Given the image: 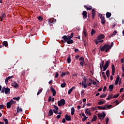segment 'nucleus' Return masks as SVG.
Segmentation results:
<instances>
[{
    "label": "nucleus",
    "instance_id": "2eb2a0df",
    "mask_svg": "<svg viewBox=\"0 0 124 124\" xmlns=\"http://www.w3.org/2000/svg\"><path fill=\"white\" fill-rule=\"evenodd\" d=\"M98 109H102L103 110H106V108H107V105H105L103 107L97 106L96 107Z\"/></svg>",
    "mask_w": 124,
    "mask_h": 124
},
{
    "label": "nucleus",
    "instance_id": "4be33fe9",
    "mask_svg": "<svg viewBox=\"0 0 124 124\" xmlns=\"http://www.w3.org/2000/svg\"><path fill=\"white\" fill-rule=\"evenodd\" d=\"M84 7H85L87 10H92V9H93V7H92V6H89L88 7L86 5H84Z\"/></svg>",
    "mask_w": 124,
    "mask_h": 124
},
{
    "label": "nucleus",
    "instance_id": "ddd939ff",
    "mask_svg": "<svg viewBox=\"0 0 124 124\" xmlns=\"http://www.w3.org/2000/svg\"><path fill=\"white\" fill-rule=\"evenodd\" d=\"M12 87H14V88H16V89H18L19 88V85H18V83L16 82V81H14L12 83Z\"/></svg>",
    "mask_w": 124,
    "mask_h": 124
},
{
    "label": "nucleus",
    "instance_id": "7c9ffc66",
    "mask_svg": "<svg viewBox=\"0 0 124 124\" xmlns=\"http://www.w3.org/2000/svg\"><path fill=\"white\" fill-rule=\"evenodd\" d=\"M114 89V85H110L109 86V92H112Z\"/></svg>",
    "mask_w": 124,
    "mask_h": 124
},
{
    "label": "nucleus",
    "instance_id": "c756f323",
    "mask_svg": "<svg viewBox=\"0 0 124 124\" xmlns=\"http://www.w3.org/2000/svg\"><path fill=\"white\" fill-rule=\"evenodd\" d=\"M106 74L108 78L109 79V77H110V71H109V70H107Z\"/></svg>",
    "mask_w": 124,
    "mask_h": 124
},
{
    "label": "nucleus",
    "instance_id": "c85d7f7f",
    "mask_svg": "<svg viewBox=\"0 0 124 124\" xmlns=\"http://www.w3.org/2000/svg\"><path fill=\"white\" fill-rule=\"evenodd\" d=\"M111 15H112V14L109 12H107L106 14L107 18H110L111 17Z\"/></svg>",
    "mask_w": 124,
    "mask_h": 124
},
{
    "label": "nucleus",
    "instance_id": "bb28decb",
    "mask_svg": "<svg viewBox=\"0 0 124 124\" xmlns=\"http://www.w3.org/2000/svg\"><path fill=\"white\" fill-rule=\"evenodd\" d=\"M74 89H75V86L72 87V88H71L69 90L68 92V94H70V93H72V91H73Z\"/></svg>",
    "mask_w": 124,
    "mask_h": 124
},
{
    "label": "nucleus",
    "instance_id": "5701e85b",
    "mask_svg": "<svg viewBox=\"0 0 124 124\" xmlns=\"http://www.w3.org/2000/svg\"><path fill=\"white\" fill-rule=\"evenodd\" d=\"M110 64V61L109 60H108L105 63V65L104 66H105L106 67H108L109 65Z\"/></svg>",
    "mask_w": 124,
    "mask_h": 124
},
{
    "label": "nucleus",
    "instance_id": "6e6552de",
    "mask_svg": "<svg viewBox=\"0 0 124 124\" xmlns=\"http://www.w3.org/2000/svg\"><path fill=\"white\" fill-rule=\"evenodd\" d=\"M69 36H66V35H63L62 37V38L63 39V40H62V42L63 43H65V42H67V41L68 40V39L69 38Z\"/></svg>",
    "mask_w": 124,
    "mask_h": 124
},
{
    "label": "nucleus",
    "instance_id": "f257e3e1",
    "mask_svg": "<svg viewBox=\"0 0 124 124\" xmlns=\"http://www.w3.org/2000/svg\"><path fill=\"white\" fill-rule=\"evenodd\" d=\"M73 35H74V33H71L70 36H69L68 41H67V44H73V43H74V41H73V40L71 39V38H73Z\"/></svg>",
    "mask_w": 124,
    "mask_h": 124
},
{
    "label": "nucleus",
    "instance_id": "e2e57ef3",
    "mask_svg": "<svg viewBox=\"0 0 124 124\" xmlns=\"http://www.w3.org/2000/svg\"><path fill=\"white\" fill-rule=\"evenodd\" d=\"M87 120V116L84 117V118L82 119V122H85Z\"/></svg>",
    "mask_w": 124,
    "mask_h": 124
},
{
    "label": "nucleus",
    "instance_id": "4d7b16f0",
    "mask_svg": "<svg viewBox=\"0 0 124 124\" xmlns=\"http://www.w3.org/2000/svg\"><path fill=\"white\" fill-rule=\"evenodd\" d=\"M102 67L103 68V71H105L106 70V69H107V68H108V67H105V66H104Z\"/></svg>",
    "mask_w": 124,
    "mask_h": 124
},
{
    "label": "nucleus",
    "instance_id": "473e14b6",
    "mask_svg": "<svg viewBox=\"0 0 124 124\" xmlns=\"http://www.w3.org/2000/svg\"><path fill=\"white\" fill-rule=\"evenodd\" d=\"M113 93H111L108 95V97L106 98L107 100H110V98H113Z\"/></svg>",
    "mask_w": 124,
    "mask_h": 124
},
{
    "label": "nucleus",
    "instance_id": "052dcab7",
    "mask_svg": "<svg viewBox=\"0 0 124 124\" xmlns=\"http://www.w3.org/2000/svg\"><path fill=\"white\" fill-rule=\"evenodd\" d=\"M107 90V87L106 86H104L103 88V92H106V90Z\"/></svg>",
    "mask_w": 124,
    "mask_h": 124
},
{
    "label": "nucleus",
    "instance_id": "ea45409f",
    "mask_svg": "<svg viewBox=\"0 0 124 124\" xmlns=\"http://www.w3.org/2000/svg\"><path fill=\"white\" fill-rule=\"evenodd\" d=\"M43 89L42 88L40 89V90L38 91L37 92V95H38L39 94H40L41 93H42Z\"/></svg>",
    "mask_w": 124,
    "mask_h": 124
},
{
    "label": "nucleus",
    "instance_id": "0e129e2a",
    "mask_svg": "<svg viewBox=\"0 0 124 124\" xmlns=\"http://www.w3.org/2000/svg\"><path fill=\"white\" fill-rule=\"evenodd\" d=\"M95 43L96 44V45H97L98 44V43H99V41H98L97 40H95Z\"/></svg>",
    "mask_w": 124,
    "mask_h": 124
},
{
    "label": "nucleus",
    "instance_id": "e433bc0d",
    "mask_svg": "<svg viewBox=\"0 0 124 124\" xmlns=\"http://www.w3.org/2000/svg\"><path fill=\"white\" fill-rule=\"evenodd\" d=\"M87 85L86 84V83H84V81L82 82V87H84V89H86V88H87V87H88V83H87Z\"/></svg>",
    "mask_w": 124,
    "mask_h": 124
},
{
    "label": "nucleus",
    "instance_id": "2f4dec72",
    "mask_svg": "<svg viewBox=\"0 0 124 124\" xmlns=\"http://www.w3.org/2000/svg\"><path fill=\"white\" fill-rule=\"evenodd\" d=\"M74 113H75V109L74 108L72 107L71 108V112L72 116H73V115H74Z\"/></svg>",
    "mask_w": 124,
    "mask_h": 124
},
{
    "label": "nucleus",
    "instance_id": "79ce46f5",
    "mask_svg": "<svg viewBox=\"0 0 124 124\" xmlns=\"http://www.w3.org/2000/svg\"><path fill=\"white\" fill-rule=\"evenodd\" d=\"M95 32L96 31H95V30L93 29H92L91 31V35H93L94 33H95Z\"/></svg>",
    "mask_w": 124,
    "mask_h": 124
},
{
    "label": "nucleus",
    "instance_id": "5fc2aeb1",
    "mask_svg": "<svg viewBox=\"0 0 124 124\" xmlns=\"http://www.w3.org/2000/svg\"><path fill=\"white\" fill-rule=\"evenodd\" d=\"M13 77H14L13 76H12L8 77L6 78H7L8 80H10V79H11L12 78H13Z\"/></svg>",
    "mask_w": 124,
    "mask_h": 124
},
{
    "label": "nucleus",
    "instance_id": "bf43d9fd",
    "mask_svg": "<svg viewBox=\"0 0 124 124\" xmlns=\"http://www.w3.org/2000/svg\"><path fill=\"white\" fill-rule=\"evenodd\" d=\"M112 34L113 35H116V34H117V31H114L112 33Z\"/></svg>",
    "mask_w": 124,
    "mask_h": 124
},
{
    "label": "nucleus",
    "instance_id": "1a4fd4ad",
    "mask_svg": "<svg viewBox=\"0 0 124 124\" xmlns=\"http://www.w3.org/2000/svg\"><path fill=\"white\" fill-rule=\"evenodd\" d=\"M100 18L101 20L102 25H105V23H106V20H105V17H104L103 15H101L100 16Z\"/></svg>",
    "mask_w": 124,
    "mask_h": 124
},
{
    "label": "nucleus",
    "instance_id": "09e8293b",
    "mask_svg": "<svg viewBox=\"0 0 124 124\" xmlns=\"http://www.w3.org/2000/svg\"><path fill=\"white\" fill-rule=\"evenodd\" d=\"M120 94H117L116 95H114L112 97V98H117V97H119V95Z\"/></svg>",
    "mask_w": 124,
    "mask_h": 124
},
{
    "label": "nucleus",
    "instance_id": "b1692460",
    "mask_svg": "<svg viewBox=\"0 0 124 124\" xmlns=\"http://www.w3.org/2000/svg\"><path fill=\"white\" fill-rule=\"evenodd\" d=\"M53 115H54V112L53 111V109H50L49 110L48 116H53Z\"/></svg>",
    "mask_w": 124,
    "mask_h": 124
},
{
    "label": "nucleus",
    "instance_id": "f704fd0d",
    "mask_svg": "<svg viewBox=\"0 0 124 124\" xmlns=\"http://www.w3.org/2000/svg\"><path fill=\"white\" fill-rule=\"evenodd\" d=\"M106 101H102L101 100L99 101L98 103V105H102V104H104Z\"/></svg>",
    "mask_w": 124,
    "mask_h": 124
},
{
    "label": "nucleus",
    "instance_id": "f03ea898",
    "mask_svg": "<svg viewBox=\"0 0 124 124\" xmlns=\"http://www.w3.org/2000/svg\"><path fill=\"white\" fill-rule=\"evenodd\" d=\"M100 51H101L102 52H103V51H105L106 53H107L109 51V49L108 48V46H107V44H105L104 46L101 47Z\"/></svg>",
    "mask_w": 124,
    "mask_h": 124
},
{
    "label": "nucleus",
    "instance_id": "aec40b11",
    "mask_svg": "<svg viewBox=\"0 0 124 124\" xmlns=\"http://www.w3.org/2000/svg\"><path fill=\"white\" fill-rule=\"evenodd\" d=\"M119 81H120V77H119V76H117L115 82V86H117V85L119 84Z\"/></svg>",
    "mask_w": 124,
    "mask_h": 124
},
{
    "label": "nucleus",
    "instance_id": "69168bd1",
    "mask_svg": "<svg viewBox=\"0 0 124 124\" xmlns=\"http://www.w3.org/2000/svg\"><path fill=\"white\" fill-rule=\"evenodd\" d=\"M4 107V105H0V109H3Z\"/></svg>",
    "mask_w": 124,
    "mask_h": 124
},
{
    "label": "nucleus",
    "instance_id": "49530a36",
    "mask_svg": "<svg viewBox=\"0 0 124 124\" xmlns=\"http://www.w3.org/2000/svg\"><path fill=\"white\" fill-rule=\"evenodd\" d=\"M39 21H43V18L40 16L38 17Z\"/></svg>",
    "mask_w": 124,
    "mask_h": 124
},
{
    "label": "nucleus",
    "instance_id": "72a5a7b5",
    "mask_svg": "<svg viewBox=\"0 0 124 124\" xmlns=\"http://www.w3.org/2000/svg\"><path fill=\"white\" fill-rule=\"evenodd\" d=\"M96 120H97V116L94 115L93 118L91 120V122H94Z\"/></svg>",
    "mask_w": 124,
    "mask_h": 124
},
{
    "label": "nucleus",
    "instance_id": "4468645a",
    "mask_svg": "<svg viewBox=\"0 0 124 124\" xmlns=\"http://www.w3.org/2000/svg\"><path fill=\"white\" fill-rule=\"evenodd\" d=\"M82 15L83 19H86L88 17V13H87V11H83L82 12Z\"/></svg>",
    "mask_w": 124,
    "mask_h": 124
},
{
    "label": "nucleus",
    "instance_id": "f3484780",
    "mask_svg": "<svg viewBox=\"0 0 124 124\" xmlns=\"http://www.w3.org/2000/svg\"><path fill=\"white\" fill-rule=\"evenodd\" d=\"M51 91L52 93V95L55 96L56 95V90L54 89V88L51 87L50 88Z\"/></svg>",
    "mask_w": 124,
    "mask_h": 124
},
{
    "label": "nucleus",
    "instance_id": "c03bdc74",
    "mask_svg": "<svg viewBox=\"0 0 124 124\" xmlns=\"http://www.w3.org/2000/svg\"><path fill=\"white\" fill-rule=\"evenodd\" d=\"M53 108H54V109H55V110H56L57 111L59 110V107H58L56 105H54L53 106Z\"/></svg>",
    "mask_w": 124,
    "mask_h": 124
},
{
    "label": "nucleus",
    "instance_id": "338daca9",
    "mask_svg": "<svg viewBox=\"0 0 124 124\" xmlns=\"http://www.w3.org/2000/svg\"><path fill=\"white\" fill-rule=\"evenodd\" d=\"M124 88H121L120 90V93H123V92H124Z\"/></svg>",
    "mask_w": 124,
    "mask_h": 124
},
{
    "label": "nucleus",
    "instance_id": "0eeeda50",
    "mask_svg": "<svg viewBox=\"0 0 124 124\" xmlns=\"http://www.w3.org/2000/svg\"><path fill=\"white\" fill-rule=\"evenodd\" d=\"M48 23L49 24L50 26H53V24H54V23H55L56 22H57V20L55 19V18H50L49 19H48Z\"/></svg>",
    "mask_w": 124,
    "mask_h": 124
},
{
    "label": "nucleus",
    "instance_id": "9b49d317",
    "mask_svg": "<svg viewBox=\"0 0 124 124\" xmlns=\"http://www.w3.org/2000/svg\"><path fill=\"white\" fill-rule=\"evenodd\" d=\"M85 114L86 115L92 116V113H91V109H89V108H87L85 110Z\"/></svg>",
    "mask_w": 124,
    "mask_h": 124
},
{
    "label": "nucleus",
    "instance_id": "774afa93",
    "mask_svg": "<svg viewBox=\"0 0 124 124\" xmlns=\"http://www.w3.org/2000/svg\"><path fill=\"white\" fill-rule=\"evenodd\" d=\"M122 70H123L124 73L122 74V77H124V67H122Z\"/></svg>",
    "mask_w": 124,
    "mask_h": 124
},
{
    "label": "nucleus",
    "instance_id": "4c0bfd02",
    "mask_svg": "<svg viewBox=\"0 0 124 124\" xmlns=\"http://www.w3.org/2000/svg\"><path fill=\"white\" fill-rule=\"evenodd\" d=\"M13 99H14V100H16V101H19V100H20V96H18L17 97H13Z\"/></svg>",
    "mask_w": 124,
    "mask_h": 124
},
{
    "label": "nucleus",
    "instance_id": "a18cd8bd",
    "mask_svg": "<svg viewBox=\"0 0 124 124\" xmlns=\"http://www.w3.org/2000/svg\"><path fill=\"white\" fill-rule=\"evenodd\" d=\"M79 61H80L81 62V61H82V62H85V59L84 58V57H80L79 58Z\"/></svg>",
    "mask_w": 124,
    "mask_h": 124
},
{
    "label": "nucleus",
    "instance_id": "39448f33",
    "mask_svg": "<svg viewBox=\"0 0 124 124\" xmlns=\"http://www.w3.org/2000/svg\"><path fill=\"white\" fill-rule=\"evenodd\" d=\"M106 117V113H105V112L103 111L102 113H98V118L99 119V120H103Z\"/></svg>",
    "mask_w": 124,
    "mask_h": 124
},
{
    "label": "nucleus",
    "instance_id": "9d476101",
    "mask_svg": "<svg viewBox=\"0 0 124 124\" xmlns=\"http://www.w3.org/2000/svg\"><path fill=\"white\" fill-rule=\"evenodd\" d=\"M6 18V15L4 13H2L0 16V21L2 22Z\"/></svg>",
    "mask_w": 124,
    "mask_h": 124
},
{
    "label": "nucleus",
    "instance_id": "393cba45",
    "mask_svg": "<svg viewBox=\"0 0 124 124\" xmlns=\"http://www.w3.org/2000/svg\"><path fill=\"white\" fill-rule=\"evenodd\" d=\"M16 111H17V113H19V112H23V109H22V108H20V107H17L16 108Z\"/></svg>",
    "mask_w": 124,
    "mask_h": 124
},
{
    "label": "nucleus",
    "instance_id": "6ab92c4d",
    "mask_svg": "<svg viewBox=\"0 0 124 124\" xmlns=\"http://www.w3.org/2000/svg\"><path fill=\"white\" fill-rule=\"evenodd\" d=\"M111 68H112V75H115V65L114 64H112L111 65Z\"/></svg>",
    "mask_w": 124,
    "mask_h": 124
},
{
    "label": "nucleus",
    "instance_id": "7ed1b4c3",
    "mask_svg": "<svg viewBox=\"0 0 124 124\" xmlns=\"http://www.w3.org/2000/svg\"><path fill=\"white\" fill-rule=\"evenodd\" d=\"M89 82L87 84L88 87L92 86V83H93V85H94V86H97V83L93 80L92 78H89Z\"/></svg>",
    "mask_w": 124,
    "mask_h": 124
},
{
    "label": "nucleus",
    "instance_id": "cd10ccee",
    "mask_svg": "<svg viewBox=\"0 0 124 124\" xmlns=\"http://www.w3.org/2000/svg\"><path fill=\"white\" fill-rule=\"evenodd\" d=\"M2 45L3 46H5V47H7L8 46V43L7 41H3L2 42Z\"/></svg>",
    "mask_w": 124,
    "mask_h": 124
},
{
    "label": "nucleus",
    "instance_id": "f8f14e48",
    "mask_svg": "<svg viewBox=\"0 0 124 124\" xmlns=\"http://www.w3.org/2000/svg\"><path fill=\"white\" fill-rule=\"evenodd\" d=\"M105 38V35H104V34H101L97 37V40H101Z\"/></svg>",
    "mask_w": 124,
    "mask_h": 124
},
{
    "label": "nucleus",
    "instance_id": "8fccbe9b",
    "mask_svg": "<svg viewBox=\"0 0 124 124\" xmlns=\"http://www.w3.org/2000/svg\"><path fill=\"white\" fill-rule=\"evenodd\" d=\"M87 81H88L87 78H83V81L82 82H83V84H86V83H87Z\"/></svg>",
    "mask_w": 124,
    "mask_h": 124
},
{
    "label": "nucleus",
    "instance_id": "c9c22d12",
    "mask_svg": "<svg viewBox=\"0 0 124 124\" xmlns=\"http://www.w3.org/2000/svg\"><path fill=\"white\" fill-rule=\"evenodd\" d=\"M71 62V58L70 55H69L67 58V62L68 63H70Z\"/></svg>",
    "mask_w": 124,
    "mask_h": 124
},
{
    "label": "nucleus",
    "instance_id": "412c9836",
    "mask_svg": "<svg viewBox=\"0 0 124 124\" xmlns=\"http://www.w3.org/2000/svg\"><path fill=\"white\" fill-rule=\"evenodd\" d=\"M95 10L94 9H92V18L93 19H94V16H95Z\"/></svg>",
    "mask_w": 124,
    "mask_h": 124
},
{
    "label": "nucleus",
    "instance_id": "a878e982",
    "mask_svg": "<svg viewBox=\"0 0 124 124\" xmlns=\"http://www.w3.org/2000/svg\"><path fill=\"white\" fill-rule=\"evenodd\" d=\"M108 46V50L109 51L110 49H111V48H112V46H114V43L113 42H111L110 46L109 45H107Z\"/></svg>",
    "mask_w": 124,
    "mask_h": 124
},
{
    "label": "nucleus",
    "instance_id": "6e6d98bb",
    "mask_svg": "<svg viewBox=\"0 0 124 124\" xmlns=\"http://www.w3.org/2000/svg\"><path fill=\"white\" fill-rule=\"evenodd\" d=\"M116 103V105H119L120 104V102L118 101V100H116L114 103Z\"/></svg>",
    "mask_w": 124,
    "mask_h": 124
},
{
    "label": "nucleus",
    "instance_id": "58836bf2",
    "mask_svg": "<svg viewBox=\"0 0 124 124\" xmlns=\"http://www.w3.org/2000/svg\"><path fill=\"white\" fill-rule=\"evenodd\" d=\"M66 85V83L65 82H64L61 84V88H65Z\"/></svg>",
    "mask_w": 124,
    "mask_h": 124
},
{
    "label": "nucleus",
    "instance_id": "20e7f679",
    "mask_svg": "<svg viewBox=\"0 0 124 124\" xmlns=\"http://www.w3.org/2000/svg\"><path fill=\"white\" fill-rule=\"evenodd\" d=\"M15 102L13 99H11L9 102H7L6 104V107L8 109H9L11 107L12 104H14Z\"/></svg>",
    "mask_w": 124,
    "mask_h": 124
},
{
    "label": "nucleus",
    "instance_id": "864d4df0",
    "mask_svg": "<svg viewBox=\"0 0 124 124\" xmlns=\"http://www.w3.org/2000/svg\"><path fill=\"white\" fill-rule=\"evenodd\" d=\"M48 102H50V101H52V97L51 96H50L48 97Z\"/></svg>",
    "mask_w": 124,
    "mask_h": 124
},
{
    "label": "nucleus",
    "instance_id": "de8ad7c7",
    "mask_svg": "<svg viewBox=\"0 0 124 124\" xmlns=\"http://www.w3.org/2000/svg\"><path fill=\"white\" fill-rule=\"evenodd\" d=\"M106 96V95H104V94H102L100 95V98H103L104 97H105Z\"/></svg>",
    "mask_w": 124,
    "mask_h": 124
},
{
    "label": "nucleus",
    "instance_id": "3c124183",
    "mask_svg": "<svg viewBox=\"0 0 124 124\" xmlns=\"http://www.w3.org/2000/svg\"><path fill=\"white\" fill-rule=\"evenodd\" d=\"M84 62H83V61H81L80 62V64L81 66H84Z\"/></svg>",
    "mask_w": 124,
    "mask_h": 124
},
{
    "label": "nucleus",
    "instance_id": "680f3d73",
    "mask_svg": "<svg viewBox=\"0 0 124 124\" xmlns=\"http://www.w3.org/2000/svg\"><path fill=\"white\" fill-rule=\"evenodd\" d=\"M59 77V73L56 72L55 74V78H58Z\"/></svg>",
    "mask_w": 124,
    "mask_h": 124
},
{
    "label": "nucleus",
    "instance_id": "423d86ee",
    "mask_svg": "<svg viewBox=\"0 0 124 124\" xmlns=\"http://www.w3.org/2000/svg\"><path fill=\"white\" fill-rule=\"evenodd\" d=\"M65 104V100L64 99H62L60 101H58V106L61 107L62 105H64Z\"/></svg>",
    "mask_w": 124,
    "mask_h": 124
},
{
    "label": "nucleus",
    "instance_id": "603ef678",
    "mask_svg": "<svg viewBox=\"0 0 124 124\" xmlns=\"http://www.w3.org/2000/svg\"><path fill=\"white\" fill-rule=\"evenodd\" d=\"M65 72H62L61 74V77L62 78L63 76H65Z\"/></svg>",
    "mask_w": 124,
    "mask_h": 124
},
{
    "label": "nucleus",
    "instance_id": "dca6fc26",
    "mask_svg": "<svg viewBox=\"0 0 124 124\" xmlns=\"http://www.w3.org/2000/svg\"><path fill=\"white\" fill-rule=\"evenodd\" d=\"M65 119L66 121H71V117L69 116L68 114H66L65 115Z\"/></svg>",
    "mask_w": 124,
    "mask_h": 124
},
{
    "label": "nucleus",
    "instance_id": "37998d69",
    "mask_svg": "<svg viewBox=\"0 0 124 124\" xmlns=\"http://www.w3.org/2000/svg\"><path fill=\"white\" fill-rule=\"evenodd\" d=\"M83 33L85 37H87V32H86V29H83Z\"/></svg>",
    "mask_w": 124,
    "mask_h": 124
},
{
    "label": "nucleus",
    "instance_id": "13d9d810",
    "mask_svg": "<svg viewBox=\"0 0 124 124\" xmlns=\"http://www.w3.org/2000/svg\"><path fill=\"white\" fill-rule=\"evenodd\" d=\"M65 118H63L62 121V124H64L65 123V122H66V121L65 120Z\"/></svg>",
    "mask_w": 124,
    "mask_h": 124
},
{
    "label": "nucleus",
    "instance_id": "a19ab883",
    "mask_svg": "<svg viewBox=\"0 0 124 124\" xmlns=\"http://www.w3.org/2000/svg\"><path fill=\"white\" fill-rule=\"evenodd\" d=\"M3 120L4 122H5V124H8V120H7V119L3 118Z\"/></svg>",
    "mask_w": 124,
    "mask_h": 124
},
{
    "label": "nucleus",
    "instance_id": "a211bd4d",
    "mask_svg": "<svg viewBox=\"0 0 124 124\" xmlns=\"http://www.w3.org/2000/svg\"><path fill=\"white\" fill-rule=\"evenodd\" d=\"M5 94H8V93H10V89L8 87L5 88Z\"/></svg>",
    "mask_w": 124,
    "mask_h": 124
}]
</instances>
